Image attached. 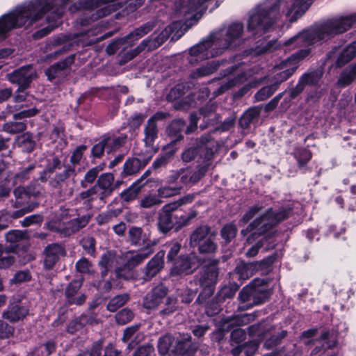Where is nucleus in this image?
<instances>
[{
  "instance_id": "nucleus-1",
  "label": "nucleus",
  "mask_w": 356,
  "mask_h": 356,
  "mask_svg": "<svg viewBox=\"0 0 356 356\" xmlns=\"http://www.w3.org/2000/svg\"><path fill=\"white\" fill-rule=\"evenodd\" d=\"M356 23V15L340 16L329 19L324 22L304 31L286 40L283 44L289 49L305 47L292 54L282 63L283 70L274 76V84H280L287 80L296 70L298 63L310 53L309 46L321 41H326L338 34L350 29Z\"/></svg>"
},
{
  "instance_id": "nucleus-2",
  "label": "nucleus",
  "mask_w": 356,
  "mask_h": 356,
  "mask_svg": "<svg viewBox=\"0 0 356 356\" xmlns=\"http://www.w3.org/2000/svg\"><path fill=\"white\" fill-rule=\"evenodd\" d=\"M309 0H266L250 13L248 29L254 35H261L283 15L294 22L305 13Z\"/></svg>"
},
{
  "instance_id": "nucleus-3",
  "label": "nucleus",
  "mask_w": 356,
  "mask_h": 356,
  "mask_svg": "<svg viewBox=\"0 0 356 356\" xmlns=\"http://www.w3.org/2000/svg\"><path fill=\"white\" fill-rule=\"evenodd\" d=\"M244 25L239 22L224 25L213 31L200 43L189 49L188 60L192 65L234 49L244 42Z\"/></svg>"
},
{
  "instance_id": "nucleus-4",
  "label": "nucleus",
  "mask_w": 356,
  "mask_h": 356,
  "mask_svg": "<svg viewBox=\"0 0 356 356\" xmlns=\"http://www.w3.org/2000/svg\"><path fill=\"white\" fill-rule=\"evenodd\" d=\"M291 209L289 207H282L277 211L268 209L264 214L254 220L245 229L241 231L243 235L251 233L247 242L251 243L257 236H261L273 228L277 223L287 218L291 214Z\"/></svg>"
},
{
  "instance_id": "nucleus-5",
  "label": "nucleus",
  "mask_w": 356,
  "mask_h": 356,
  "mask_svg": "<svg viewBox=\"0 0 356 356\" xmlns=\"http://www.w3.org/2000/svg\"><path fill=\"white\" fill-rule=\"evenodd\" d=\"M181 23L175 22L165 28L159 35L154 38H147L143 40L140 44L134 50H131L124 56L125 60H129L136 56L140 52L145 49L152 50L161 46L171 35L172 39L179 38L183 33L179 31Z\"/></svg>"
},
{
  "instance_id": "nucleus-6",
  "label": "nucleus",
  "mask_w": 356,
  "mask_h": 356,
  "mask_svg": "<svg viewBox=\"0 0 356 356\" xmlns=\"http://www.w3.org/2000/svg\"><path fill=\"white\" fill-rule=\"evenodd\" d=\"M61 162L57 156H53L48 158L40 179L42 182L49 180V184L52 187H58L62 182L75 175V169L70 165H64V169L61 172H58V170H61Z\"/></svg>"
},
{
  "instance_id": "nucleus-7",
  "label": "nucleus",
  "mask_w": 356,
  "mask_h": 356,
  "mask_svg": "<svg viewBox=\"0 0 356 356\" xmlns=\"http://www.w3.org/2000/svg\"><path fill=\"white\" fill-rule=\"evenodd\" d=\"M213 159V151L207 150L204 154L202 161H199L195 167L191 165L181 168V178L180 183L187 186L194 185L199 182L207 174L209 168L212 166Z\"/></svg>"
},
{
  "instance_id": "nucleus-8",
  "label": "nucleus",
  "mask_w": 356,
  "mask_h": 356,
  "mask_svg": "<svg viewBox=\"0 0 356 356\" xmlns=\"http://www.w3.org/2000/svg\"><path fill=\"white\" fill-rule=\"evenodd\" d=\"M215 142L213 140L211 134H206L202 135L200 138L194 140L192 146L184 149V150L181 154V159L184 163H190L193 161L198 154H200V158L197 161V164H198V161L204 159V154L207 152V150L212 149L213 151V154H215Z\"/></svg>"
},
{
  "instance_id": "nucleus-9",
  "label": "nucleus",
  "mask_w": 356,
  "mask_h": 356,
  "mask_svg": "<svg viewBox=\"0 0 356 356\" xmlns=\"http://www.w3.org/2000/svg\"><path fill=\"white\" fill-rule=\"evenodd\" d=\"M218 260L213 259L204 266L200 273L198 282L202 288V296L205 298L210 297L214 293L215 286L218 280L219 269Z\"/></svg>"
},
{
  "instance_id": "nucleus-10",
  "label": "nucleus",
  "mask_w": 356,
  "mask_h": 356,
  "mask_svg": "<svg viewBox=\"0 0 356 356\" xmlns=\"http://www.w3.org/2000/svg\"><path fill=\"white\" fill-rule=\"evenodd\" d=\"M46 12H48V15L47 16V22L49 24V25L45 28H43L38 31H36L33 35V38L34 39H40V38H42L43 37H44L45 35H48L54 28L57 27L59 24H60V19L61 18V17L63 16V10L62 8H56V10L54 9H49V10H47L44 12L43 14H44ZM3 15H2L0 19L3 17ZM43 16H42L40 19ZM39 20V19H38V21ZM35 22H37V20H35ZM35 22V21H34ZM33 23V22L29 24V25H23V26H31L32 24ZM20 27H22V26H17V27H14V28H12L10 29L9 31H6L5 33H3L2 35H0V41H2L3 40L6 38V35H7V33L10 31L11 30L14 29H17V28H20Z\"/></svg>"
},
{
  "instance_id": "nucleus-11",
  "label": "nucleus",
  "mask_w": 356,
  "mask_h": 356,
  "mask_svg": "<svg viewBox=\"0 0 356 356\" xmlns=\"http://www.w3.org/2000/svg\"><path fill=\"white\" fill-rule=\"evenodd\" d=\"M36 77V71L32 65L23 66L7 74L8 80L18 86L17 91H24Z\"/></svg>"
},
{
  "instance_id": "nucleus-12",
  "label": "nucleus",
  "mask_w": 356,
  "mask_h": 356,
  "mask_svg": "<svg viewBox=\"0 0 356 356\" xmlns=\"http://www.w3.org/2000/svg\"><path fill=\"white\" fill-rule=\"evenodd\" d=\"M38 113L39 109L35 106L29 109L22 110L20 112L14 114V120L6 122L2 127V130L9 134H17L22 133L26 129V120H18L35 116Z\"/></svg>"
},
{
  "instance_id": "nucleus-13",
  "label": "nucleus",
  "mask_w": 356,
  "mask_h": 356,
  "mask_svg": "<svg viewBox=\"0 0 356 356\" xmlns=\"http://www.w3.org/2000/svg\"><path fill=\"white\" fill-rule=\"evenodd\" d=\"M166 115L165 113L157 112L147 121L145 125L143 141L145 146L151 148L154 152L156 151L154 143L159 134L157 122L165 119Z\"/></svg>"
},
{
  "instance_id": "nucleus-14",
  "label": "nucleus",
  "mask_w": 356,
  "mask_h": 356,
  "mask_svg": "<svg viewBox=\"0 0 356 356\" xmlns=\"http://www.w3.org/2000/svg\"><path fill=\"white\" fill-rule=\"evenodd\" d=\"M197 349L198 345L191 341V334L183 333L177 337L172 352L181 356H194Z\"/></svg>"
},
{
  "instance_id": "nucleus-15",
  "label": "nucleus",
  "mask_w": 356,
  "mask_h": 356,
  "mask_svg": "<svg viewBox=\"0 0 356 356\" xmlns=\"http://www.w3.org/2000/svg\"><path fill=\"white\" fill-rule=\"evenodd\" d=\"M66 254L64 246L60 243L48 245L43 251L44 267L46 270H51L58 262L60 257Z\"/></svg>"
},
{
  "instance_id": "nucleus-16",
  "label": "nucleus",
  "mask_w": 356,
  "mask_h": 356,
  "mask_svg": "<svg viewBox=\"0 0 356 356\" xmlns=\"http://www.w3.org/2000/svg\"><path fill=\"white\" fill-rule=\"evenodd\" d=\"M208 0H180L179 12L186 16L192 14L191 19H198L207 9L204 3Z\"/></svg>"
},
{
  "instance_id": "nucleus-17",
  "label": "nucleus",
  "mask_w": 356,
  "mask_h": 356,
  "mask_svg": "<svg viewBox=\"0 0 356 356\" xmlns=\"http://www.w3.org/2000/svg\"><path fill=\"white\" fill-rule=\"evenodd\" d=\"M259 281L252 282V303H248L245 307H238V311H244L265 302L270 296L271 291L266 289L264 286H257Z\"/></svg>"
},
{
  "instance_id": "nucleus-18",
  "label": "nucleus",
  "mask_w": 356,
  "mask_h": 356,
  "mask_svg": "<svg viewBox=\"0 0 356 356\" xmlns=\"http://www.w3.org/2000/svg\"><path fill=\"white\" fill-rule=\"evenodd\" d=\"M163 251L159 252L146 265L144 268L143 280L145 281L151 280L163 266Z\"/></svg>"
},
{
  "instance_id": "nucleus-19",
  "label": "nucleus",
  "mask_w": 356,
  "mask_h": 356,
  "mask_svg": "<svg viewBox=\"0 0 356 356\" xmlns=\"http://www.w3.org/2000/svg\"><path fill=\"white\" fill-rule=\"evenodd\" d=\"M82 286L81 280H72L65 289V297L69 305H81L86 302V296L84 294L76 296V294Z\"/></svg>"
},
{
  "instance_id": "nucleus-20",
  "label": "nucleus",
  "mask_w": 356,
  "mask_h": 356,
  "mask_svg": "<svg viewBox=\"0 0 356 356\" xmlns=\"http://www.w3.org/2000/svg\"><path fill=\"white\" fill-rule=\"evenodd\" d=\"M166 294L167 289L164 286L159 285L154 287L146 295L143 302L144 307L147 309L156 307L165 297Z\"/></svg>"
},
{
  "instance_id": "nucleus-21",
  "label": "nucleus",
  "mask_w": 356,
  "mask_h": 356,
  "mask_svg": "<svg viewBox=\"0 0 356 356\" xmlns=\"http://www.w3.org/2000/svg\"><path fill=\"white\" fill-rule=\"evenodd\" d=\"M197 266L195 257L180 256L175 261L173 270L177 274H188L192 273Z\"/></svg>"
},
{
  "instance_id": "nucleus-22",
  "label": "nucleus",
  "mask_w": 356,
  "mask_h": 356,
  "mask_svg": "<svg viewBox=\"0 0 356 356\" xmlns=\"http://www.w3.org/2000/svg\"><path fill=\"white\" fill-rule=\"evenodd\" d=\"M29 314V309L19 304H11L3 312L2 317L11 323L22 320Z\"/></svg>"
},
{
  "instance_id": "nucleus-23",
  "label": "nucleus",
  "mask_w": 356,
  "mask_h": 356,
  "mask_svg": "<svg viewBox=\"0 0 356 356\" xmlns=\"http://www.w3.org/2000/svg\"><path fill=\"white\" fill-rule=\"evenodd\" d=\"M74 61V56L70 55L65 60L58 62L50 67H49L45 74L49 80H52L63 74V72L67 70Z\"/></svg>"
},
{
  "instance_id": "nucleus-24",
  "label": "nucleus",
  "mask_w": 356,
  "mask_h": 356,
  "mask_svg": "<svg viewBox=\"0 0 356 356\" xmlns=\"http://www.w3.org/2000/svg\"><path fill=\"white\" fill-rule=\"evenodd\" d=\"M212 235H216V232L211 231V227L207 225H202L197 227L190 236V244L193 247L197 246L204 240Z\"/></svg>"
},
{
  "instance_id": "nucleus-25",
  "label": "nucleus",
  "mask_w": 356,
  "mask_h": 356,
  "mask_svg": "<svg viewBox=\"0 0 356 356\" xmlns=\"http://www.w3.org/2000/svg\"><path fill=\"white\" fill-rule=\"evenodd\" d=\"M323 76V70L321 68L308 70L302 74L299 81L305 88L306 86H317Z\"/></svg>"
},
{
  "instance_id": "nucleus-26",
  "label": "nucleus",
  "mask_w": 356,
  "mask_h": 356,
  "mask_svg": "<svg viewBox=\"0 0 356 356\" xmlns=\"http://www.w3.org/2000/svg\"><path fill=\"white\" fill-rule=\"evenodd\" d=\"M179 212L175 215H170L168 213L159 211L158 218V228L159 231L163 234L167 233L172 229L178 220Z\"/></svg>"
},
{
  "instance_id": "nucleus-27",
  "label": "nucleus",
  "mask_w": 356,
  "mask_h": 356,
  "mask_svg": "<svg viewBox=\"0 0 356 356\" xmlns=\"http://www.w3.org/2000/svg\"><path fill=\"white\" fill-rule=\"evenodd\" d=\"M155 26V22H148L136 29L133 32L125 36L124 40H128V42L130 43V46H131L134 41L138 40L140 38L152 31Z\"/></svg>"
},
{
  "instance_id": "nucleus-28",
  "label": "nucleus",
  "mask_w": 356,
  "mask_h": 356,
  "mask_svg": "<svg viewBox=\"0 0 356 356\" xmlns=\"http://www.w3.org/2000/svg\"><path fill=\"white\" fill-rule=\"evenodd\" d=\"M153 253V249L151 247L143 249L138 252H131L127 256V264L131 268H134L136 266L142 263L145 259L149 257Z\"/></svg>"
},
{
  "instance_id": "nucleus-29",
  "label": "nucleus",
  "mask_w": 356,
  "mask_h": 356,
  "mask_svg": "<svg viewBox=\"0 0 356 356\" xmlns=\"http://www.w3.org/2000/svg\"><path fill=\"white\" fill-rule=\"evenodd\" d=\"M120 352L110 343L105 347L102 355V342L101 341H95L89 351V356H118Z\"/></svg>"
},
{
  "instance_id": "nucleus-30",
  "label": "nucleus",
  "mask_w": 356,
  "mask_h": 356,
  "mask_svg": "<svg viewBox=\"0 0 356 356\" xmlns=\"http://www.w3.org/2000/svg\"><path fill=\"white\" fill-rule=\"evenodd\" d=\"M254 270L255 267L253 264L245 263L241 261L237 264L233 274L240 280H246L254 275Z\"/></svg>"
},
{
  "instance_id": "nucleus-31",
  "label": "nucleus",
  "mask_w": 356,
  "mask_h": 356,
  "mask_svg": "<svg viewBox=\"0 0 356 356\" xmlns=\"http://www.w3.org/2000/svg\"><path fill=\"white\" fill-rule=\"evenodd\" d=\"M356 79V63L345 68L339 75L337 84L344 88L351 84Z\"/></svg>"
},
{
  "instance_id": "nucleus-32",
  "label": "nucleus",
  "mask_w": 356,
  "mask_h": 356,
  "mask_svg": "<svg viewBox=\"0 0 356 356\" xmlns=\"http://www.w3.org/2000/svg\"><path fill=\"white\" fill-rule=\"evenodd\" d=\"M103 138L106 140V152L110 154L122 147L127 141V136L122 134L118 136H104Z\"/></svg>"
},
{
  "instance_id": "nucleus-33",
  "label": "nucleus",
  "mask_w": 356,
  "mask_h": 356,
  "mask_svg": "<svg viewBox=\"0 0 356 356\" xmlns=\"http://www.w3.org/2000/svg\"><path fill=\"white\" fill-rule=\"evenodd\" d=\"M15 200L13 202V206L15 208L26 207L30 204L31 196L27 193L26 189L24 186H18L13 190Z\"/></svg>"
},
{
  "instance_id": "nucleus-34",
  "label": "nucleus",
  "mask_w": 356,
  "mask_h": 356,
  "mask_svg": "<svg viewBox=\"0 0 356 356\" xmlns=\"http://www.w3.org/2000/svg\"><path fill=\"white\" fill-rule=\"evenodd\" d=\"M261 108L254 106L248 109L239 119V125L243 129H247L254 120L257 119L261 113Z\"/></svg>"
},
{
  "instance_id": "nucleus-35",
  "label": "nucleus",
  "mask_w": 356,
  "mask_h": 356,
  "mask_svg": "<svg viewBox=\"0 0 356 356\" xmlns=\"http://www.w3.org/2000/svg\"><path fill=\"white\" fill-rule=\"evenodd\" d=\"M219 66V61L213 60L211 62L207 63L205 65H203L194 70L191 73V76L193 79H198L210 75L216 72Z\"/></svg>"
},
{
  "instance_id": "nucleus-36",
  "label": "nucleus",
  "mask_w": 356,
  "mask_h": 356,
  "mask_svg": "<svg viewBox=\"0 0 356 356\" xmlns=\"http://www.w3.org/2000/svg\"><path fill=\"white\" fill-rule=\"evenodd\" d=\"M356 55V40L353 42L339 55L336 64L338 67H342L350 62Z\"/></svg>"
},
{
  "instance_id": "nucleus-37",
  "label": "nucleus",
  "mask_w": 356,
  "mask_h": 356,
  "mask_svg": "<svg viewBox=\"0 0 356 356\" xmlns=\"http://www.w3.org/2000/svg\"><path fill=\"white\" fill-rule=\"evenodd\" d=\"M15 141L17 145L26 152H32L35 147V142L30 132H26L17 136Z\"/></svg>"
},
{
  "instance_id": "nucleus-38",
  "label": "nucleus",
  "mask_w": 356,
  "mask_h": 356,
  "mask_svg": "<svg viewBox=\"0 0 356 356\" xmlns=\"http://www.w3.org/2000/svg\"><path fill=\"white\" fill-rule=\"evenodd\" d=\"M49 230L59 234L62 236H69L72 235L70 222H63L61 221H50L47 224Z\"/></svg>"
},
{
  "instance_id": "nucleus-39",
  "label": "nucleus",
  "mask_w": 356,
  "mask_h": 356,
  "mask_svg": "<svg viewBox=\"0 0 356 356\" xmlns=\"http://www.w3.org/2000/svg\"><path fill=\"white\" fill-rule=\"evenodd\" d=\"M141 161L137 158H129L124 164L123 176H129L137 173L141 168Z\"/></svg>"
},
{
  "instance_id": "nucleus-40",
  "label": "nucleus",
  "mask_w": 356,
  "mask_h": 356,
  "mask_svg": "<svg viewBox=\"0 0 356 356\" xmlns=\"http://www.w3.org/2000/svg\"><path fill=\"white\" fill-rule=\"evenodd\" d=\"M114 177L111 173H104L98 177L95 184L101 187L108 193H111L115 190V187L113 186Z\"/></svg>"
},
{
  "instance_id": "nucleus-41",
  "label": "nucleus",
  "mask_w": 356,
  "mask_h": 356,
  "mask_svg": "<svg viewBox=\"0 0 356 356\" xmlns=\"http://www.w3.org/2000/svg\"><path fill=\"white\" fill-rule=\"evenodd\" d=\"M321 339L324 341L321 347H316L312 352V354L318 353L321 348L326 350L330 349L335 346L337 341L333 334H331L329 332H323L321 334Z\"/></svg>"
},
{
  "instance_id": "nucleus-42",
  "label": "nucleus",
  "mask_w": 356,
  "mask_h": 356,
  "mask_svg": "<svg viewBox=\"0 0 356 356\" xmlns=\"http://www.w3.org/2000/svg\"><path fill=\"white\" fill-rule=\"evenodd\" d=\"M141 185L134 182L128 188L120 193L121 198L124 202H129L135 200L141 191Z\"/></svg>"
},
{
  "instance_id": "nucleus-43",
  "label": "nucleus",
  "mask_w": 356,
  "mask_h": 356,
  "mask_svg": "<svg viewBox=\"0 0 356 356\" xmlns=\"http://www.w3.org/2000/svg\"><path fill=\"white\" fill-rule=\"evenodd\" d=\"M243 76L242 75H237L234 76H229L227 79L223 80L220 83V86L218 89V95L222 94L227 90L239 84L242 82Z\"/></svg>"
},
{
  "instance_id": "nucleus-44",
  "label": "nucleus",
  "mask_w": 356,
  "mask_h": 356,
  "mask_svg": "<svg viewBox=\"0 0 356 356\" xmlns=\"http://www.w3.org/2000/svg\"><path fill=\"white\" fill-rule=\"evenodd\" d=\"M129 300L128 293L118 295L113 298L107 305V309L111 312H115L118 308L123 306Z\"/></svg>"
},
{
  "instance_id": "nucleus-45",
  "label": "nucleus",
  "mask_w": 356,
  "mask_h": 356,
  "mask_svg": "<svg viewBox=\"0 0 356 356\" xmlns=\"http://www.w3.org/2000/svg\"><path fill=\"white\" fill-rule=\"evenodd\" d=\"M254 319L253 314H245L231 317L227 320L230 326H243L250 323Z\"/></svg>"
},
{
  "instance_id": "nucleus-46",
  "label": "nucleus",
  "mask_w": 356,
  "mask_h": 356,
  "mask_svg": "<svg viewBox=\"0 0 356 356\" xmlns=\"http://www.w3.org/2000/svg\"><path fill=\"white\" fill-rule=\"evenodd\" d=\"M216 235H212L202 241L197 246L201 253H213L217 249V244L215 243Z\"/></svg>"
},
{
  "instance_id": "nucleus-47",
  "label": "nucleus",
  "mask_w": 356,
  "mask_h": 356,
  "mask_svg": "<svg viewBox=\"0 0 356 356\" xmlns=\"http://www.w3.org/2000/svg\"><path fill=\"white\" fill-rule=\"evenodd\" d=\"M161 203V200L156 195L148 194L141 198L139 205L141 208L149 209Z\"/></svg>"
},
{
  "instance_id": "nucleus-48",
  "label": "nucleus",
  "mask_w": 356,
  "mask_h": 356,
  "mask_svg": "<svg viewBox=\"0 0 356 356\" xmlns=\"http://www.w3.org/2000/svg\"><path fill=\"white\" fill-rule=\"evenodd\" d=\"M174 338L171 334H165L158 341V350L160 354L165 355L172 346Z\"/></svg>"
},
{
  "instance_id": "nucleus-49",
  "label": "nucleus",
  "mask_w": 356,
  "mask_h": 356,
  "mask_svg": "<svg viewBox=\"0 0 356 356\" xmlns=\"http://www.w3.org/2000/svg\"><path fill=\"white\" fill-rule=\"evenodd\" d=\"M277 88V84L274 83L264 86L255 94V98L257 101H264L270 97Z\"/></svg>"
},
{
  "instance_id": "nucleus-50",
  "label": "nucleus",
  "mask_w": 356,
  "mask_h": 356,
  "mask_svg": "<svg viewBox=\"0 0 356 356\" xmlns=\"http://www.w3.org/2000/svg\"><path fill=\"white\" fill-rule=\"evenodd\" d=\"M90 218V216L85 215L69 221L72 234L84 227L88 223Z\"/></svg>"
},
{
  "instance_id": "nucleus-51",
  "label": "nucleus",
  "mask_w": 356,
  "mask_h": 356,
  "mask_svg": "<svg viewBox=\"0 0 356 356\" xmlns=\"http://www.w3.org/2000/svg\"><path fill=\"white\" fill-rule=\"evenodd\" d=\"M238 300L245 305L241 307H245L248 303H252V282L242 289L238 293Z\"/></svg>"
},
{
  "instance_id": "nucleus-52",
  "label": "nucleus",
  "mask_w": 356,
  "mask_h": 356,
  "mask_svg": "<svg viewBox=\"0 0 356 356\" xmlns=\"http://www.w3.org/2000/svg\"><path fill=\"white\" fill-rule=\"evenodd\" d=\"M114 257L110 252H106L102 256L101 260L99 261V266L102 268V274L105 276L108 271L112 268L113 264Z\"/></svg>"
},
{
  "instance_id": "nucleus-53",
  "label": "nucleus",
  "mask_w": 356,
  "mask_h": 356,
  "mask_svg": "<svg viewBox=\"0 0 356 356\" xmlns=\"http://www.w3.org/2000/svg\"><path fill=\"white\" fill-rule=\"evenodd\" d=\"M287 335V332L282 330L277 334H274L266 340L264 346L267 349H272L279 345L282 340L285 338Z\"/></svg>"
},
{
  "instance_id": "nucleus-54",
  "label": "nucleus",
  "mask_w": 356,
  "mask_h": 356,
  "mask_svg": "<svg viewBox=\"0 0 356 356\" xmlns=\"http://www.w3.org/2000/svg\"><path fill=\"white\" fill-rule=\"evenodd\" d=\"M237 233V228L235 225L229 223L225 225L221 230L222 238L227 242H230L235 238Z\"/></svg>"
},
{
  "instance_id": "nucleus-55",
  "label": "nucleus",
  "mask_w": 356,
  "mask_h": 356,
  "mask_svg": "<svg viewBox=\"0 0 356 356\" xmlns=\"http://www.w3.org/2000/svg\"><path fill=\"white\" fill-rule=\"evenodd\" d=\"M133 312L127 308L123 309L115 315V321L119 325H124L129 323L134 318Z\"/></svg>"
},
{
  "instance_id": "nucleus-56",
  "label": "nucleus",
  "mask_w": 356,
  "mask_h": 356,
  "mask_svg": "<svg viewBox=\"0 0 356 356\" xmlns=\"http://www.w3.org/2000/svg\"><path fill=\"white\" fill-rule=\"evenodd\" d=\"M294 156L296 159L298 165L303 167L311 159L312 154L310 152L306 149H298L294 153Z\"/></svg>"
},
{
  "instance_id": "nucleus-57",
  "label": "nucleus",
  "mask_w": 356,
  "mask_h": 356,
  "mask_svg": "<svg viewBox=\"0 0 356 356\" xmlns=\"http://www.w3.org/2000/svg\"><path fill=\"white\" fill-rule=\"evenodd\" d=\"M102 168L98 167L90 169L85 175L83 180L81 181L82 188H87L88 184H92L97 177Z\"/></svg>"
},
{
  "instance_id": "nucleus-58",
  "label": "nucleus",
  "mask_w": 356,
  "mask_h": 356,
  "mask_svg": "<svg viewBox=\"0 0 356 356\" xmlns=\"http://www.w3.org/2000/svg\"><path fill=\"white\" fill-rule=\"evenodd\" d=\"M26 232L21 230H10L5 235L6 240L12 243L19 242L26 238Z\"/></svg>"
},
{
  "instance_id": "nucleus-59",
  "label": "nucleus",
  "mask_w": 356,
  "mask_h": 356,
  "mask_svg": "<svg viewBox=\"0 0 356 356\" xmlns=\"http://www.w3.org/2000/svg\"><path fill=\"white\" fill-rule=\"evenodd\" d=\"M143 229L139 227H131L128 232L131 244L138 245L143 238Z\"/></svg>"
},
{
  "instance_id": "nucleus-60",
  "label": "nucleus",
  "mask_w": 356,
  "mask_h": 356,
  "mask_svg": "<svg viewBox=\"0 0 356 356\" xmlns=\"http://www.w3.org/2000/svg\"><path fill=\"white\" fill-rule=\"evenodd\" d=\"M38 203L36 202H31L28 204L26 207H21L17 208L18 210L13 212L11 217L13 218H19L24 216L25 214L33 211L37 207Z\"/></svg>"
},
{
  "instance_id": "nucleus-61",
  "label": "nucleus",
  "mask_w": 356,
  "mask_h": 356,
  "mask_svg": "<svg viewBox=\"0 0 356 356\" xmlns=\"http://www.w3.org/2000/svg\"><path fill=\"white\" fill-rule=\"evenodd\" d=\"M181 187H171L170 186H164L160 187L157 192L160 197H169L180 193Z\"/></svg>"
},
{
  "instance_id": "nucleus-62",
  "label": "nucleus",
  "mask_w": 356,
  "mask_h": 356,
  "mask_svg": "<svg viewBox=\"0 0 356 356\" xmlns=\"http://www.w3.org/2000/svg\"><path fill=\"white\" fill-rule=\"evenodd\" d=\"M106 150V140L102 137L100 140L95 144L91 149V155L93 158L100 159Z\"/></svg>"
},
{
  "instance_id": "nucleus-63",
  "label": "nucleus",
  "mask_w": 356,
  "mask_h": 356,
  "mask_svg": "<svg viewBox=\"0 0 356 356\" xmlns=\"http://www.w3.org/2000/svg\"><path fill=\"white\" fill-rule=\"evenodd\" d=\"M86 321H85V318H82L81 316L72 320L67 325V332L70 334H74L86 325Z\"/></svg>"
},
{
  "instance_id": "nucleus-64",
  "label": "nucleus",
  "mask_w": 356,
  "mask_h": 356,
  "mask_svg": "<svg viewBox=\"0 0 356 356\" xmlns=\"http://www.w3.org/2000/svg\"><path fill=\"white\" fill-rule=\"evenodd\" d=\"M86 148V146L83 145H79L74 150L70 157L72 167L74 168V166L80 163Z\"/></svg>"
}]
</instances>
